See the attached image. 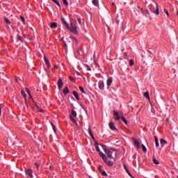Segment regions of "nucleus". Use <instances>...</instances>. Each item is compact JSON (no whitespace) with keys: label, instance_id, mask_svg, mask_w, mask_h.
Listing matches in <instances>:
<instances>
[{"label":"nucleus","instance_id":"nucleus-1","mask_svg":"<svg viewBox=\"0 0 178 178\" xmlns=\"http://www.w3.org/2000/svg\"><path fill=\"white\" fill-rule=\"evenodd\" d=\"M149 9L152 13L159 15V8L158 7V3L155 1H152V3L149 5Z\"/></svg>","mask_w":178,"mask_h":178},{"label":"nucleus","instance_id":"nucleus-2","mask_svg":"<svg viewBox=\"0 0 178 178\" xmlns=\"http://www.w3.org/2000/svg\"><path fill=\"white\" fill-rule=\"evenodd\" d=\"M102 149L104 151L105 154H106L109 159H113V156H112V154H113L112 151L115 152V149L112 148V149H107L106 146L104 145H102Z\"/></svg>","mask_w":178,"mask_h":178},{"label":"nucleus","instance_id":"nucleus-3","mask_svg":"<svg viewBox=\"0 0 178 178\" xmlns=\"http://www.w3.org/2000/svg\"><path fill=\"white\" fill-rule=\"evenodd\" d=\"M95 145L96 147V151L99 152V154L101 156V158L103 159L104 162H106V156L102 152H101V149H99V146H98L99 145L98 143L95 142Z\"/></svg>","mask_w":178,"mask_h":178},{"label":"nucleus","instance_id":"nucleus-4","mask_svg":"<svg viewBox=\"0 0 178 178\" xmlns=\"http://www.w3.org/2000/svg\"><path fill=\"white\" fill-rule=\"evenodd\" d=\"M113 113H114V116H116V118H115V120H119L120 119H121L122 122L125 123V124H127V120H126V118H124V116L120 117L119 115V113H118V111H113Z\"/></svg>","mask_w":178,"mask_h":178},{"label":"nucleus","instance_id":"nucleus-5","mask_svg":"<svg viewBox=\"0 0 178 178\" xmlns=\"http://www.w3.org/2000/svg\"><path fill=\"white\" fill-rule=\"evenodd\" d=\"M70 31H71V33H74V34H78L79 31H77V22H73L71 24V28L70 27Z\"/></svg>","mask_w":178,"mask_h":178},{"label":"nucleus","instance_id":"nucleus-6","mask_svg":"<svg viewBox=\"0 0 178 178\" xmlns=\"http://www.w3.org/2000/svg\"><path fill=\"white\" fill-rule=\"evenodd\" d=\"M25 175L29 176V177L32 178L33 177V170H31V168H29V169L25 168Z\"/></svg>","mask_w":178,"mask_h":178},{"label":"nucleus","instance_id":"nucleus-7","mask_svg":"<svg viewBox=\"0 0 178 178\" xmlns=\"http://www.w3.org/2000/svg\"><path fill=\"white\" fill-rule=\"evenodd\" d=\"M134 145L137 147L138 149H140V142L136 138L132 139Z\"/></svg>","mask_w":178,"mask_h":178},{"label":"nucleus","instance_id":"nucleus-8","mask_svg":"<svg viewBox=\"0 0 178 178\" xmlns=\"http://www.w3.org/2000/svg\"><path fill=\"white\" fill-rule=\"evenodd\" d=\"M58 87L60 90L63 87V81H62V78H59L58 81Z\"/></svg>","mask_w":178,"mask_h":178},{"label":"nucleus","instance_id":"nucleus-9","mask_svg":"<svg viewBox=\"0 0 178 178\" xmlns=\"http://www.w3.org/2000/svg\"><path fill=\"white\" fill-rule=\"evenodd\" d=\"M44 60L48 69H49V67H51V63H49V60H48L47 56L44 57Z\"/></svg>","mask_w":178,"mask_h":178},{"label":"nucleus","instance_id":"nucleus-10","mask_svg":"<svg viewBox=\"0 0 178 178\" xmlns=\"http://www.w3.org/2000/svg\"><path fill=\"white\" fill-rule=\"evenodd\" d=\"M104 87H105V85L104 83V81H99V88L100 90H104Z\"/></svg>","mask_w":178,"mask_h":178},{"label":"nucleus","instance_id":"nucleus-11","mask_svg":"<svg viewBox=\"0 0 178 178\" xmlns=\"http://www.w3.org/2000/svg\"><path fill=\"white\" fill-rule=\"evenodd\" d=\"M109 127L111 130H118V129H116V127H115V124L113 122H109Z\"/></svg>","mask_w":178,"mask_h":178},{"label":"nucleus","instance_id":"nucleus-12","mask_svg":"<svg viewBox=\"0 0 178 178\" xmlns=\"http://www.w3.org/2000/svg\"><path fill=\"white\" fill-rule=\"evenodd\" d=\"M21 94L23 95L24 99H25V103L27 104V95H26V92L24 90H21Z\"/></svg>","mask_w":178,"mask_h":178},{"label":"nucleus","instance_id":"nucleus-13","mask_svg":"<svg viewBox=\"0 0 178 178\" xmlns=\"http://www.w3.org/2000/svg\"><path fill=\"white\" fill-rule=\"evenodd\" d=\"M73 95L75 97L76 99H77V101L80 100V97H79V93L76 91H73L72 92Z\"/></svg>","mask_w":178,"mask_h":178},{"label":"nucleus","instance_id":"nucleus-14","mask_svg":"<svg viewBox=\"0 0 178 178\" xmlns=\"http://www.w3.org/2000/svg\"><path fill=\"white\" fill-rule=\"evenodd\" d=\"M113 81V80L112 79V78H108L107 79V86H108V87H111V86H112Z\"/></svg>","mask_w":178,"mask_h":178},{"label":"nucleus","instance_id":"nucleus-15","mask_svg":"<svg viewBox=\"0 0 178 178\" xmlns=\"http://www.w3.org/2000/svg\"><path fill=\"white\" fill-rule=\"evenodd\" d=\"M50 27H51V29H56V27H58V23H56V22H51L50 24Z\"/></svg>","mask_w":178,"mask_h":178},{"label":"nucleus","instance_id":"nucleus-16","mask_svg":"<svg viewBox=\"0 0 178 178\" xmlns=\"http://www.w3.org/2000/svg\"><path fill=\"white\" fill-rule=\"evenodd\" d=\"M63 92L64 95H67V94H69V88H67V87H65L63 90Z\"/></svg>","mask_w":178,"mask_h":178},{"label":"nucleus","instance_id":"nucleus-17","mask_svg":"<svg viewBox=\"0 0 178 178\" xmlns=\"http://www.w3.org/2000/svg\"><path fill=\"white\" fill-rule=\"evenodd\" d=\"M35 108H36L37 112H44V110L42 108H40V106H38L37 104H35Z\"/></svg>","mask_w":178,"mask_h":178},{"label":"nucleus","instance_id":"nucleus-18","mask_svg":"<svg viewBox=\"0 0 178 178\" xmlns=\"http://www.w3.org/2000/svg\"><path fill=\"white\" fill-rule=\"evenodd\" d=\"M71 116L72 118H76L77 116V113L76 112V111L72 110V113H71Z\"/></svg>","mask_w":178,"mask_h":178},{"label":"nucleus","instance_id":"nucleus-19","mask_svg":"<svg viewBox=\"0 0 178 178\" xmlns=\"http://www.w3.org/2000/svg\"><path fill=\"white\" fill-rule=\"evenodd\" d=\"M154 140H155L156 147H159V142L158 140V137L154 136Z\"/></svg>","mask_w":178,"mask_h":178},{"label":"nucleus","instance_id":"nucleus-20","mask_svg":"<svg viewBox=\"0 0 178 178\" xmlns=\"http://www.w3.org/2000/svg\"><path fill=\"white\" fill-rule=\"evenodd\" d=\"M153 162L155 165H159V162L156 160V157H155V156H153Z\"/></svg>","mask_w":178,"mask_h":178},{"label":"nucleus","instance_id":"nucleus-21","mask_svg":"<svg viewBox=\"0 0 178 178\" xmlns=\"http://www.w3.org/2000/svg\"><path fill=\"white\" fill-rule=\"evenodd\" d=\"M144 97H145V98H147V99H149V92L147 91L144 93Z\"/></svg>","mask_w":178,"mask_h":178},{"label":"nucleus","instance_id":"nucleus-22","mask_svg":"<svg viewBox=\"0 0 178 178\" xmlns=\"http://www.w3.org/2000/svg\"><path fill=\"white\" fill-rule=\"evenodd\" d=\"M88 134H90V136H91L92 138L94 139V135L92 134V130L91 129V128L88 129Z\"/></svg>","mask_w":178,"mask_h":178},{"label":"nucleus","instance_id":"nucleus-23","mask_svg":"<svg viewBox=\"0 0 178 178\" xmlns=\"http://www.w3.org/2000/svg\"><path fill=\"white\" fill-rule=\"evenodd\" d=\"M4 22L6 24H10V21H9V19L6 17H4Z\"/></svg>","mask_w":178,"mask_h":178},{"label":"nucleus","instance_id":"nucleus-24","mask_svg":"<svg viewBox=\"0 0 178 178\" xmlns=\"http://www.w3.org/2000/svg\"><path fill=\"white\" fill-rule=\"evenodd\" d=\"M63 23V24H65V26L67 27L68 30H70V26H69V24L66 21H64V22Z\"/></svg>","mask_w":178,"mask_h":178},{"label":"nucleus","instance_id":"nucleus-25","mask_svg":"<svg viewBox=\"0 0 178 178\" xmlns=\"http://www.w3.org/2000/svg\"><path fill=\"white\" fill-rule=\"evenodd\" d=\"M160 143L161 144H164V145H166V144H168V142L165 139H161Z\"/></svg>","mask_w":178,"mask_h":178},{"label":"nucleus","instance_id":"nucleus-26","mask_svg":"<svg viewBox=\"0 0 178 178\" xmlns=\"http://www.w3.org/2000/svg\"><path fill=\"white\" fill-rule=\"evenodd\" d=\"M70 119L73 122V123H74V124H76V126H77V124H78L77 122H76V120L73 117H72V115H70Z\"/></svg>","mask_w":178,"mask_h":178},{"label":"nucleus","instance_id":"nucleus-27","mask_svg":"<svg viewBox=\"0 0 178 178\" xmlns=\"http://www.w3.org/2000/svg\"><path fill=\"white\" fill-rule=\"evenodd\" d=\"M105 163H107L108 166H112V162L111 161H108V158H106V162H105Z\"/></svg>","mask_w":178,"mask_h":178},{"label":"nucleus","instance_id":"nucleus-28","mask_svg":"<svg viewBox=\"0 0 178 178\" xmlns=\"http://www.w3.org/2000/svg\"><path fill=\"white\" fill-rule=\"evenodd\" d=\"M124 168L127 173L129 175V176H131V174H130V172L129 171V169H127V167L126 166V165H124Z\"/></svg>","mask_w":178,"mask_h":178},{"label":"nucleus","instance_id":"nucleus-29","mask_svg":"<svg viewBox=\"0 0 178 178\" xmlns=\"http://www.w3.org/2000/svg\"><path fill=\"white\" fill-rule=\"evenodd\" d=\"M53 2H54V3H56V5H57V6H59V8H60V3H59V1L58 0H52Z\"/></svg>","mask_w":178,"mask_h":178},{"label":"nucleus","instance_id":"nucleus-30","mask_svg":"<svg viewBox=\"0 0 178 178\" xmlns=\"http://www.w3.org/2000/svg\"><path fill=\"white\" fill-rule=\"evenodd\" d=\"M26 91L28 95H29L30 98H33V96H31V93L30 92V90H29V88H26Z\"/></svg>","mask_w":178,"mask_h":178},{"label":"nucleus","instance_id":"nucleus-31","mask_svg":"<svg viewBox=\"0 0 178 178\" xmlns=\"http://www.w3.org/2000/svg\"><path fill=\"white\" fill-rule=\"evenodd\" d=\"M80 91H81V92H83V94H86V91L84 90V88H83V86H79V87Z\"/></svg>","mask_w":178,"mask_h":178},{"label":"nucleus","instance_id":"nucleus-32","mask_svg":"<svg viewBox=\"0 0 178 178\" xmlns=\"http://www.w3.org/2000/svg\"><path fill=\"white\" fill-rule=\"evenodd\" d=\"M163 12L165 13V15L169 17V11H168V9L163 8Z\"/></svg>","mask_w":178,"mask_h":178},{"label":"nucleus","instance_id":"nucleus-33","mask_svg":"<svg viewBox=\"0 0 178 178\" xmlns=\"http://www.w3.org/2000/svg\"><path fill=\"white\" fill-rule=\"evenodd\" d=\"M51 125L53 127V130L55 133H56V127L54 124V123L51 122Z\"/></svg>","mask_w":178,"mask_h":178},{"label":"nucleus","instance_id":"nucleus-34","mask_svg":"<svg viewBox=\"0 0 178 178\" xmlns=\"http://www.w3.org/2000/svg\"><path fill=\"white\" fill-rule=\"evenodd\" d=\"M92 3L95 6H98V0H93Z\"/></svg>","mask_w":178,"mask_h":178},{"label":"nucleus","instance_id":"nucleus-35","mask_svg":"<svg viewBox=\"0 0 178 178\" xmlns=\"http://www.w3.org/2000/svg\"><path fill=\"white\" fill-rule=\"evenodd\" d=\"M142 149L143 152H147V147H145V145H142Z\"/></svg>","mask_w":178,"mask_h":178},{"label":"nucleus","instance_id":"nucleus-36","mask_svg":"<svg viewBox=\"0 0 178 178\" xmlns=\"http://www.w3.org/2000/svg\"><path fill=\"white\" fill-rule=\"evenodd\" d=\"M101 173H102V176H105V177H108V174H106V172L102 171Z\"/></svg>","mask_w":178,"mask_h":178},{"label":"nucleus","instance_id":"nucleus-37","mask_svg":"<svg viewBox=\"0 0 178 178\" xmlns=\"http://www.w3.org/2000/svg\"><path fill=\"white\" fill-rule=\"evenodd\" d=\"M17 38L19 41H23V38L19 35H17Z\"/></svg>","mask_w":178,"mask_h":178},{"label":"nucleus","instance_id":"nucleus-38","mask_svg":"<svg viewBox=\"0 0 178 178\" xmlns=\"http://www.w3.org/2000/svg\"><path fill=\"white\" fill-rule=\"evenodd\" d=\"M63 2L65 6H67L69 5V3L67 2V0H63Z\"/></svg>","mask_w":178,"mask_h":178},{"label":"nucleus","instance_id":"nucleus-39","mask_svg":"<svg viewBox=\"0 0 178 178\" xmlns=\"http://www.w3.org/2000/svg\"><path fill=\"white\" fill-rule=\"evenodd\" d=\"M134 65V60H129V66H133Z\"/></svg>","mask_w":178,"mask_h":178},{"label":"nucleus","instance_id":"nucleus-40","mask_svg":"<svg viewBox=\"0 0 178 178\" xmlns=\"http://www.w3.org/2000/svg\"><path fill=\"white\" fill-rule=\"evenodd\" d=\"M46 73L49 76V77H51V71H49V70H47Z\"/></svg>","mask_w":178,"mask_h":178},{"label":"nucleus","instance_id":"nucleus-41","mask_svg":"<svg viewBox=\"0 0 178 178\" xmlns=\"http://www.w3.org/2000/svg\"><path fill=\"white\" fill-rule=\"evenodd\" d=\"M143 15H149V11L146 10L145 11H143Z\"/></svg>","mask_w":178,"mask_h":178},{"label":"nucleus","instance_id":"nucleus-42","mask_svg":"<svg viewBox=\"0 0 178 178\" xmlns=\"http://www.w3.org/2000/svg\"><path fill=\"white\" fill-rule=\"evenodd\" d=\"M98 169H99V171L100 172V173L102 172V165H99L98 166Z\"/></svg>","mask_w":178,"mask_h":178},{"label":"nucleus","instance_id":"nucleus-43","mask_svg":"<svg viewBox=\"0 0 178 178\" xmlns=\"http://www.w3.org/2000/svg\"><path fill=\"white\" fill-rule=\"evenodd\" d=\"M20 18H21V19L22 20L23 23H24L25 19H24V17H23V16H21Z\"/></svg>","mask_w":178,"mask_h":178},{"label":"nucleus","instance_id":"nucleus-44","mask_svg":"<svg viewBox=\"0 0 178 178\" xmlns=\"http://www.w3.org/2000/svg\"><path fill=\"white\" fill-rule=\"evenodd\" d=\"M70 80H71V81H74V78L73 76H70Z\"/></svg>","mask_w":178,"mask_h":178},{"label":"nucleus","instance_id":"nucleus-45","mask_svg":"<svg viewBox=\"0 0 178 178\" xmlns=\"http://www.w3.org/2000/svg\"><path fill=\"white\" fill-rule=\"evenodd\" d=\"M2 104H0V115L2 114V108H1V106Z\"/></svg>","mask_w":178,"mask_h":178},{"label":"nucleus","instance_id":"nucleus-46","mask_svg":"<svg viewBox=\"0 0 178 178\" xmlns=\"http://www.w3.org/2000/svg\"><path fill=\"white\" fill-rule=\"evenodd\" d=\"M65 21H66V20H65V18L61 17V22H63V23L65 22Z\"/></svg>","mask_w":178,"mask_h":178},{"label":"nucleus","instance_id":"nucleus-47","mask_svg":"<svg viewBox=\"0 0 178 178\" xmlns=\"http://www.w3.org/2000/svg\"><path fill=\"white\" fill-rule=\"evenodd\" d=\"M78 22L81 24V19L80 18L78 19Z\"/></svg>","mask_w":178,"mask_h":178},{"label":"nucleus","instance_id":"nucleus-48","mask_svg":"<svg viewBox=\"0 0 178 178\" xmlns=\"http://www.w3.org/2000/svg\"><path fill=\"white\" fill-rule=\"evenodd\" d=\"M49 169L50 170H52V169H54V165H50Z\"/></svg>","mask_w":178,"mask_h":178},{"label":"nucleus","instance_id":"nucleus-49","mask_svg":"<svg viewBox=\"0 0 178 178\" xmlns=\"http://www.w3.org/2000/svg\"><path fill=\"white\" fill-rule=\"evenodd\" d=\"M73 41H74V42L77 43V39L74 38V39H73Z\"/></svg>","mask_w":178,"mask_h":178},{"label":"nucleus","instance_id":"nucleus-50","mask_svg":"<svg viewBox=\"0 0 178 178\" xmlns=\"http://www.w3.org/2000/svg\"><path fill=\"white\" fill-rule=\"evenodd\" d=\"M35 166H37L38 168V166H40V164H38V163H35Z\"/></svg>","mask_w":178,"mask_h":178},{"label":"nucleus","instance_id":"nucleus-51","mask_svg":"<svg viewBox=\"0 0 178 178\" xmlns=\"http://www.w3.org/2000/svg\"><path fill=\"white\" fill-rule=\"evenodd\" d=\"M76 52L79 54V55H80V51L77 50Z\"/></svg>","mask_w":178,"mask_h":178},{"label":"nucleus","instance_id":"nucleus-52","mask_svg":"<svg viewBox=\"0 0 178 178\" xmlns=\"http://www.w3.org/2000/svg\"><path fill=\"white\" fill-rule=\"evenodd\" d=\"M88 70L91 71V69L90 68V67H88Z\"/></svg>","mask_w":178,"mask_h":178},{"label":"nucleus","instance_id":"nucleus-53","mask_svg":"<svg viewBox=\"0 0 178 178\" xmlns=\"http://www.w3.org/2000/svg\"><path fill=\"white\" fill-rule=\"evenodd\" d=\"M54 69H58V66L55 65Z\"/></svg>","mask_w":178,"mask_h":178},{"label":"nucleus","instance_id":"nucleus-54","mask_svg":"<svg viewBox=\"0 0 178 178\" xmlns=\"http://www.w3.org/2000/svg\"><path fill=\"white\" fill-rule=\"evenodd\" d=\"M124 55H125V56H127V54L125 53Z\"/></svg>","mask_w":178,"mask_h":178},{"label":"nucleus","instance_id":"nucleus-55","mask_svg":"<svg viewBox=\"0 0 178 178\" xmlns=\"http://www.w3.org/2000/svg\"><path fill=\"white\" fill-rule=\"evenodd\" d=\"M66 45H67L66 43H65V47H66Z\"/></svg>","mask_w":178,"mask_h":178},{"label":"nucleus","instance_id":"nucleus-56","mask_svg":"<svg viewBox=\"0 0 178 178\" xmlns=\"http://www.w3.org/2000/svg\"><path fill=\"white\" fill-rule=\"evenodd\" d=\"M16 81H18V79H16Z\"/></svg>","mask_w":178,"mask_h":178},{"label":"nucleus","instance_id":"nucleus-57","mask_svg":"<svg viewBox=\"0 0 178 178\" xmlns=\"http://www.w3.org/2000/svg\"><path fill=\"white\" fill-rule=\"evenodd\" d=\"M77 74H79V72H77Z\"/></svg>","mask_w":178,"mask_h":178}]
</instances>
